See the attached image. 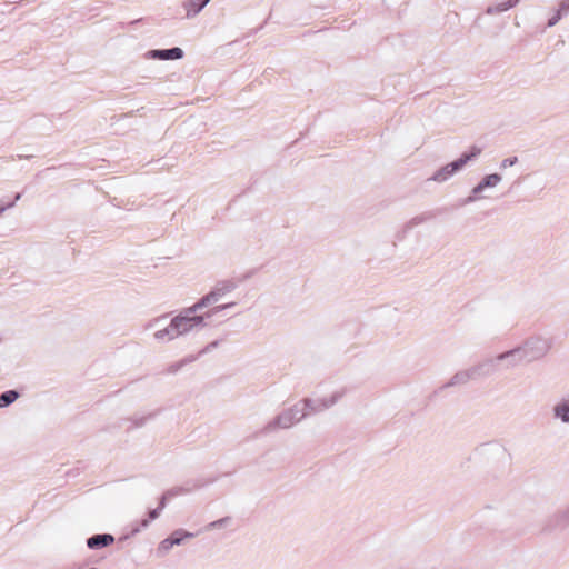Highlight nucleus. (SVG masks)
Listing matches in <instances>:
<instances>
[{"label": "nucleus", "mask_w": 569, "mask_h": 569, "mask_svg": "<svg viewBox=\"0 0 569 569\" xmlns=\"http://www.w3.org/2000/svg\"><path fill=\"white\" fill-rule=\"evenodd\" d=\"M218 300V295L216 292H210L204 296L199 302L187 309L186 316H178L171 320L170 329L174 331L176 335H181L196 326H199L202 322V317L199 316H189L190 313L196 312L197 310L209 306L212 302Z\"/></svg>", "instance_id": "obj_1"}, {"label": "nucleus", "mask_w": 569, "mask_h": 569, "mask_svg": "<svg viewBox=\"0 0 569 569\" xmlns=\"http://www.w3.org/2000/svg\"><path fill=\"white\" fill-rule=\"evenodd\" d=\"M191 535L188 532L182 531H176L170 538L164 539L159 545V550L162 552H167L170 550L174 545H179L183 538L190 537Z\"/></svg>", "instance_id": "obj_2"}, {"label": "nucleus", "mask_w": 569, "mask_h": 569, "mask_svg": "<svg viewBox=\"0 0 569 569\" xmlns=\"http://www.w3.org/2000/svg\"><path fill=\"white\" fill-rule=\"evenodd\" d=\"M114 541V538L111 535H96L88 539L89 548H99L104 547Z\"/></svg>", "instance_id": "obj_3"}, {"label": "nucleus", "mask_w": 569, "mask_h": 569, "mask_svg": "<svg viewBox=\"0 0 569 569\" xmlns=\"http://www.w3.org/2000/svg\"><path fill=\"white\" fill-rule=\"evenodd\" d=\"M480 153V149L479 148H472V151L470 154H465L462 156L459 160L450 163L447 169L450 167V171L449 173H453L455 171H457L458 169H460L462 166H465L471 158L478 156Z\"/></svg>", "instance_id": "obj_4"}, {"label": "nucleus", "mask_w": 569, "mask_h": 569, "mask_svg": "<svg viewBox=\"0 0 569 569\" xmlns=\"http://www.w3.org/2000/svg\"><path fill=\"white\" fill-rule=\"evenodd\" d=\"M210 0H189L184 3L187 17L196 16Z\"/></svg>", "instance_id": "obj_5"}, {"label": "nucleus", "mask_w": 569, "mask_h": 569, "mask_svg": "<svg viewBox=\"0 0 569 569\" xmlns=\"http://www.w3.org/2000/svg\"><path fill=\"white\" fill-rule=\"evenodd\" d=\"M156 56L163 60H173L182 58L183 52L180 48H172L168 50L156 51Z\"/></svg>", "instance_id": "obj_6"}, {"label": "nucleus", "mask_w": 569, "mask_h": 569, "mask_svg": "<svg viewBox=\"0 0 569 569\" xmlns=\"http://www.w3.org/2000/svg\"><path fill=\"white\" fill-rule=\"evenodd\" d=\"M18 396H19L18 392L14 390H9V391L3 392L0 396V408L7 407L10 403H12L13 401H16Z\"/></svg>", "instance_id": "obj_7"}, {"label": "nucleus", "mask_w": 569, "mask_h": 569, "mask_svg": "<svg viewBox=\"0 0 569 569\" xmlns=\"http://www.w3.org/2000/svg\"><path fill=\"white\" fill-rule=\"evenodd\" d=\"M556 415L565 422H569V400L556 407Z\"/></svg>", "instance_id": "obj_8"}, {"label": "nucleus", "mask_w": 569, "mask_h": 569, "mask_svg": "<svg viewBox=\"0 0 569 569\" xmlns=\"http://www.w3.org/2000/svg\"><path fill=\"white\" fill-rule=\"evenodd\" d=\"M499 180H500V177L498 174H491V176L487 177L483 184H480V188L488 187V186H495L498 183Z\"/></svg>", "instance_id": "obj_9"}, {"label": "nucleus", "mask_w": 569, "mask_h": 569, "mask_svg": "<svg viewBox=\"0 0 569 569\" xmlns=\"http://www.w3.org/2000/svg\"><path fill=\"white\" fill-rule=\"evenodd\" d=\"M279 422H280V425H281V426H283V427H290V426L293 423V421H292V420L287 419V415H282V416L279 418Z\"/></svg>", "instance_id": "obj_10"}, {"label": "nucleus", "mask_w": 569, "mask_h": 569, "mask_svg": "<svg viewBox=\"0 0 569 569\" xmlns=\"http://www.w3.org/2000/svg\"><path fill=\"white\" fill-rule=\"evenodd\" d=\"M569 10V0H565L561 6H560V10L559 12L561 11H568Z\"/></svg>", "instance_id": "obj_11"}]
</instances>
